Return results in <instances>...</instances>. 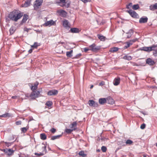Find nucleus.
<instances>
[{
  "label": "nucleus",
  "mask_w": 157,
  "mask_h": 157,
  "mask_svg": "<svg viewBox=\"0 0 157 157\" xmlns=\"http://www.w3.org/2000/svg\"><path fill=\"white\" fill-rule=\"evenodd\" d=\"M40 93V92L39 90L32 91L30 94L27 95L26 97L29 98L35 99L39 96Z\"/></svg>",
  "instance_id": "obj_3"
},
{
  "label": "nucleus",
  "mask_w": 157,
  "mask_h": 157,
  "mask_svg": "<svg viewBox=\"0 0 157 157\" xmlns=\"http://www.w3.org/2000/svg\"><path fill=\"white\" fill-rule=\"evenodd\" d=\"M29 129V127H24L21 128V130L22 132L25 133L27 130Z\"/></svg>",
  "instance_id": "obj_31"
},
{
  "label": "nucleus",
  "mask_w": 157,
  "mask_h": 157,
  "mask_svg": "<svg viewBox=\"0 0 157 157\" xmlns=\"http://www.w3.org/2000/svg\"><path fill=\"white\" fill-rule=\"evenodd\" d=\"M78 155L83 157H86L87 155L86 154L84 153V152L83 151H80L78 153Z\"/></svg>",
  "instance_id": "obj_27"
},
{
  "label": "nucleus",
  "mask_w": 157,
  "mask_h": 157,
  "mask_svg": "<svg viewBox=\"0 0 157 157\" xmlns=\"http://www.w3.org/2000/svg\"><path fill=\"white\" fill-rule=\"evenodd\" d=\"M60 6L62 7L65 6L67 7H68L70 6V3H67L65 2V3H62V5H60Z\"/></svg>",
  "instance_id": "obj_34"
},
{
  "label": "nucleus",
  "mask_w": 157,
  "mask_h": 157,
  "mask_svg": "<svg viewBox=\"0 0 157 157\" xmlns=\"http://www.w3.org/2000/svg\"><path fill=\"white\" fill-rule=\"evenodd\" d=\"M90 47L89 46L88 48H85L83 49L84 51L85 52H87V51L90 50Z\"/></svg>",
  "instance_id": "obj_44"
},
{
  "label": "nucleus",
  "mask_w": 157,
  "mask_h": 157,
  "mask_svg": "<svg viewBox=\"0 0 157 157\" xmlns=\"http://www.w3.org/2000/svg\"><path fill=\"white\" fill-rule=\"evenodd\" d=\"M119 48L117 47H114L110 48L109 52H114L117 51Z\"/></svg>",
  "instance_id": "obj_23"
},
{
  "label": "nucleus",
  "mask_w": 157,
  "mask_h": 157,
  "mask_svg": "<svg viewBox=\"0 0 157 157\" xmlns=\"http://www.w3.org/2000/svg\"><path fill=\"white\" fill-rule=\"evenodd\" d=\"M34 154H35V155H38L39 156L43 155L42 154H39V153H35Z\"/></svg>",
  "instance_id": "obj_52"
},
{
  "label": "nucleus",
  "mask_w": 157,
  "mask_h": 157,
  "mask_svg": "<svg viewBox=\"0 0 157 157\" xmlns=\"http://www.w3.org/2000/svg\"><path fill=\"white\" fill-rule=\"evenodd\" d=\"M57 12L59 14L63 17H65L67 14V12L62 10H57Z\"/></svg>",
  "instance_id": "obj_8"
},
{
  "label": "nucleus",
  "mask_w": 157,
  "mask_h": 157,
  "mask_svg": "<svg viewBox=\"0 0 157 157\" xmlns=\"http://www.w3.org/2000/svg\"><path fill=\"white\" fill-rule=\"evenodd\" d=\"M43 2V0H36L35 2L33 7L35 10H37Z\"/></svg>",
  "instance_id": "obj_4"
},
{
  "label": "nucleus",
  "mask_w": 157,
  "mask_h": 157,
  "mask_svg": "<svg viewBox=\"0 0 157 157\" xmlns=\"http://www.w3.org/2000/svg\"><path fill=\"white\" fill-rule=\"evenodd\" d=\"M24 31H26L27 32H28L29 29L25 27L24 28Z\"/></svg>",
  "instance_id": "obj_53"
},
{
  "label": "nucleus",
  "mask_w": 157,
  "mask_h": 157,
  "mask_svg": "<svg viewBox=\"0 0 157 157\" xmlns=\"http://www.w3.org/2000/svg\"><path fill=\"white\" fill-rule=\"evenodd\" d=\"M59 0V2H57V3H65V2L66 1V0Z\"/></svg>",
  "instance_id": "obj_49"
},
{
  "label": "nucleus",
  "mask_w": 157,
  "mask_h": 157,
  "mask_svg": "<svg viewBox=\"0 0 157 157\" xmlns=\"http://www.w3.org/2000/svg\"><path fill=\"white\" fill-rule=\"evenodd\" d=\"M40 137L42 140H45L47 138V136L44 133H42L40 134Z\"/></svg>",
  "instance_id": "obj_29"
},
{
  "label": "nucleus",
  "mask_w": 157,
  "mask_h": 157,
  "mask_svg": "<svg viewBox=\"0 0 157 157\" xmlns=\"http://www.w3.org/2000/svg\"><path fill=\"white\" fill-rule=\"evenodd\" d=\"M5 145L7 146V147H9L11 145V143L7 142H4Z\"/></svg>",
  "instance_id": "obj_46"
},
{
  "label": "nucleus",
  "mask_w": 157,
  "mask_h": 157,
  "mask_svg": "<svg viewBox=\"0 0 157 157\" xmlns=\"http://www.w3.org/2000/svg\"><path fill=\"white\" fill-rule=\"evenodd\" d=\"M56 23L53 20H51L48 21H47L45 22L43 25L45 26H50L52 25H56Z\"/></svg>",
  "instance_id": "obj_7"
},
{
  "label": "nucleus",
  "mask_w": 157,
  "mask_h": 157,
  "mask_svg": "<svg viewBox=\"0 0 157 157\" xmlns=\"http://www.w3.org/2000/svg\"><path fill=\"white\" fill-rule=\"evenodd\" d=\"M88 103L89 105L91 106H94L96 107L98 105V104L97 103H95V101L93 100H89L88 101Z\"/></svg>",
  "instance_id": "obj_15"
},
{
  "label": "nucleus",
  "mask_w": 157,
  "mask_h": 157,
  "mask_svg": "<svg viewBox=\"0 0 157 157\" xmlns=\"http://www.w3.org/2000/svg\"><path fill=\"white\" fill-rule=\"evenodd\" d=\"M3 151L7 156H11L13 154L14 151L11 149H6L2 150Z\"/></svg>",
  "instance_id": "obj_5"
},
{
  "label": "nucleus",
  "mask_w": 157,
  "mask_h": 157,
  "mask_svg": "<svg viewBox=\"0 0 157 157\" xmlns=\"http://www.w3.org/2000/svg\"><path fill=\"white\" fill-rule=\"evenodd\" d=\"M132 8L135 10H137L139 8V6L138 4L134 5L132 6Z\"/></svg>",
  "instance_id": "obj_35"
},
{
  "label": "nucleus",
  "mask_w": 157,
  "mask_h": 157,
  "mask_svg": "<svg viewBox=\"0 0 157 157\" xmlns=\"http://www.w3.org/2000/svg\"><path fill=\"white\" fill-rule=\"evenodd\" d=\"M107 101V99L105 98H101L99 100V102L101 105H103L106 103Z\"/></svg>",
  "instance_id": "obj_20"
},
{
  "label": "nucleus",
  "mask_w": 157,
  "mask_h": 157,
  "mask_svg": "<svg viewBox=\"0 0 157 157\" xmlns=\"http://www.w3.org/2000/svg\"><path fill=\"white\" fill-rule=\"evenodd\" d=\"M118 145L121 146H124L125 145V144H124V142H123L122 141L121 142L119 141L118 142Z\"/></svg>",
  "instance_id": "obj_41"
},
{
  "label": "nucleus",
  "mask_w": 157,
  "mask_h": 157,
  "mask_svg": "<svg viewBox=\"0 0 157 157\" xmlns=\"http://www.w3.org/2000/svg\"><path fill=\"white\" fill-rule=\"evenodd\" d=\"M131 36V35H128L127 36V38H129Z\"/></svg>",
  "instance_id": "obj_58"
},
{
  "label": "nucleus",
  "mask_w": 157,
  "mask_h": 157,
  "mask_svg": "<svg viewBox=\"0 0 157 157\" xmlns=\"http://www.w3.org/2000/svg\"><path fill=\"white\" fill-rule=\"evenodd\" d=\"M21 124V122L20 121H17L16 122V124L17 125H19Z\"/></svg>",
  "instance_id": "obj_48"
},
{
  "label": "nucleus",
  "mask_w": 157,
  "mask_h": 157,
  "mask_svg": "<svg viewBox=\"0 0 157 157\" xmlns=\"http://www.w3.org/2000/svg\"><path fill=\"white\" fill-rule=\"evenodd\" d=\"M70 32L74 33H78L80 31L78 29L76 28H71L70 30L69 31Z\"/></svg>",
  "instance_id": "obj_18"
},
{
  "label": "nucleus",
  "mask_w": 157,
  "mask_h": 157,
  "mask_svg": "<svg viewBox=\"0 0 157 157\" xmlns=\"http://www.w3.org/2000/svg\"><path fill=\"white\" fill-rule=\"evenodd\" d=\"M52 132L54 133L56 131V129L54 128H52L50 130Z\"/></svg>",
  "instance_id": "obj_51"
},
{
  "label": "nucleus",
  "mask_w": 157,
  "mask_h": 157,
  "mask_svg": "<svg viewBox=\"0 0 157 157\" xmlns=\"http://www.w3.org/2000/svg\"><path fill=\"white\" fill-rule=\"evenodd\" d=\"M31 0H27L26 1L24 4L21 5L22 7H27L30 6L31 3Z\"/></svg>",
  "instance_id": "obj_16"
},
{
  "label": "nucleus",
  "mask_w": 157,
  "mask_h": 157,
  "mask_svg": "<svg viewBox=\"0 0 157 157\" xmlns=\"http://www.w3.org/2000/svg\"><path fill=\"white\" fill-rule=\"evenodd\" d=\"M97 151H99L100 150H97Z\"/></svg>",
  "instance_id": "obj_61"
},
{
  "label": "nucleus",
  "mask_w": 157,
  "mask_h": 157,
  "mask_svg": "<svg viewBox=\"0 0 157 157\" xmlns=\"http://www.w3.org/2000/svg\"><path fill=\"white\" fill-rule=\"evenodd\" d=\"M73 52V50H71L69 52H66V55L67 57H71L72 56V54Z\"/></svg>",
  "instance_id": "obj_28"
},
{
  "label": "nucleus",
  "mask_w": 157,
  "mask_h": 157,
  "mask_svg": "<svg viewBox=\"0 0 157 157\" xmlns=\"http://www.w3.org/2000/svg\"><path fill=\"white\" fill-rule=\"evenodd\" d=\"M58 93V91L56 90H52L48 91V95H56Z\"/></svg>",
  "instance_id": "obj_12"
},
{
  "label": "nucleus",
  "mask_w": 157,
  "mask_h": 157,
  "mask_svg": "<svg viewBox=\"0 0 157 157\" xmlns=\"http://www.w3.org/2000/svg\"><path fill=\"white\" fill-rule=\"evenodd\" d=\"M38 46L37 42H35L33 45H31V47L36 48Z\"/></svg>",
  "instance_id": "obj_39"
},
{
  "label": "nucleus",
  "mask_w": 157,
  "mask_h": 157,
  "mask_svg": "<svg viewBox=\"0 0 157 157\" xmlns=\"http://www.w3.org/2000/svg\"><path fill=\"white\" fill-rule=\"evenodd\" d=\"M90 50L94 52H97L100 49L99 46H97L95 44H93L89 46Z\"/></svg>",
  "instance_id": "obj_6"
},
{
  "label": "nucleus",
  "mask_w": 157,
  "mask_h": 157,
  "mask_svg": "<svg viewBox=\"0 0 157 157\" xmlns=\"http://www.w3.org/2000/svg\"><path fill=\"white\" fill-rule=\"evenodd\" d=\"M120 79L119 78H115L113 81V84L115 86H117L120 83Z\"/></svg>",
  "instance_id": "obj_17"
},
{
  "label": "nucleus",
  "mask_w": 157,
  "mask_h": 157,
  "mask_svg": "<svg viewBox=\"0 0 157 157\" xmlns=\"http://www.w3.org/2000/svg\"><path fill=\"white\" fill-rule=\"evenodd\" d=\"M39 83L38 82L36 81L34 84H32L31 89L32 91H36L38 88V86Z\"/></svg>",
  "instance_id": "obj_11"
},
{
  "label": "nucleus",
  "mask_w": 157,
  "mask_h": 157,
  "mask_svg": "<svg viewBox=\"0 0 157 157\" xmlns=\"http://www.w3.org/2000/svg\"><path fill=\"white\" fill-rule=\"evenodd\" d=\"M138 40L137 38L133 39V40H130L128 42L129 44H130V45H132L133 43L137 41Z\"/></svg>",
  "instance_id": "obj_32"
},
{
  "label": "nucleus",
  "mask_w": 157,
  "mask_h": 157,
  "mask_svg": "<svg viewBox=\"0 0 157 157\" xmlns=\"http://www.w3.org/2000/svg\"><path fill=\"white\" fill-rule=\"evenodd\" d=\"M61 135L53 136L51 137V139L52 140H54L56 139H59L61 137Z\"/></svg>",
  "instance_id": "obj_30"
},
{
  "label": "nucleus",
  "mask_w": 157,
  "mask_h": 157,
  "mask_svg": "<svg viewBox=\"0 0 157 157\" xmlns=\"http://www.w3.org/2000/svg\"><path fill=\"white\" fill-rule=\"evenodd\" d=\"M133 143V141L130 140H128L126 142V144H129L130 145L132 144Z\"/></svg>",
  "instance_id": "obj_36"
},
{
  "label": "nucleus",
  "mask_w": 157,
  "mask_h": 157,
  "mask_svg": "<svg viewBox=\"0 0 157 157\" xmlns=\"http://www.w3.org/2000/svg\"><path fill=\"white\" fill-rule=\"evenodd\" d=\"M59 44H65V43L64 42H59Z\"/></svg>",
  "instance_id": "obj_57"
},
{
  "label": "nucleus",
  "mask_w": 157,
  "mask_h": 157,
  "mask_svg": "<svg viewBox=\"0 0 157 157\" xmlns=\"http://www.w3.org/2000/svg\"><path fill=\"white\" fill-rule=\"evenodd\" d=\"M123 59L128 60H130L132 59V57L131 56L126 55L123 56Z\"/></svg>",
  "instance_id": "obj_25"
},
{
  "label": "nucleus",
  "mask_w": 157,
  "mask_h": 157,
  "mask_svg": "<svg viewBox=\"0 0 157 157\" xmlns=\"http://www.w3.org/2000/svg\"><path fill=\"white\" fill-rule=\"evenodd\" d=\"M10 116L9 114V113H6L5 114H3L2 115H0V117H8Z\"/></svg>",
  "instance_id": "obj_37"
},
{
  "label": "nucleus",
  "mask_w": 157,
  "mask_h": 157,
  "mask_svg": "<svg viewBox=\"0 0 157 157\" xmlns=\"http://www.w3.org/2000/svg\"><path fill=\"white\" fill-rule=\"evenodd\" d=\"M105 82L104 81H102L99 83V85L100 86H102L105 85Z\"/></svg>",
  "instance_id": "obj_50"
},
{
  "label": "nucleus",
  "mask_w": 157,
  "mask_h": 157,
  "mask_svg": "<svg viewBox=\"0 0 157 157\" xmlns=\"http://www.w3.org/2000/svg\"><path fill=\"white\" fill-rule=\"evenodd\" d=\"M149 7L150 9L151 10L154 11L155 10H157V3L151 5Z\"/></svg>",
  "instance_id": "obj_22"
},
{
  "label": "nucleus",
  "mask_w": 157,
  "mask_h": 157,
  "mask_svg": "<svg viewBox=\"0 0 157 157\" xmlns=\"http://www.w3.org/2000/svg\"><path fill=\"white\" fill-rule=\"evenodd\" d=\"M156 51V53H157V51Z\"/></svg>",
  "instance_id": "obj_63"
},
{
  "label": "nucleus",
  "mask_w": 157,
  "mask_h": 157,
  "mask_svg": "<svg viewBox=\"0 0 157 157\" xmlns=\"http://www.w3.org/2000/svg\"><path fill=\"white\" fill-rule=\"evenodd\" d=\"M146 126V125L144 124H143L140 126V128L142 129H144Z\"/></svg>",
  "instance_id": "obj_47"
},
{
  "label": "nucleus",
  "mask_w": 157,
  "mask_h": 157,
  "mask_svg": "<svg viewBox=\"0 0 157 157\" xmlns=\"http://www.w3.org/2000/svg\"><path fill=\"white\" fill-rule=\"evenodd\" d=\"M77 123L76 121L73 122L69 125V127L72 129H74L75 128L76 130L77 129Z\"/></svg>",
  "instance_id": "obj_14"
},
{
  "label": "nucleus",
  "mask_w": 157,
  "mask_h": 157,
  "mask_svg": "<svg viewBox=\"0 0 157 157\" xmlns=\"http://www.w3.org/2000/svg\"><path fill=\"white\" fill-rule=\"evenodd\" d=\"M63 26L66 29H69L70 28V24L67 20H64L63 22Z\"/></svg>",
  "instance_id": "obj_9"
},
{
  "label": "nucleus",
  "mask_w": 157,
  "mask_h": 157,
  "mask_svg": "<svg viewBox=\"0 0 157 157\" xmlns=\"http://www.w3.org/2000/svg\"><path fill=\"white\" fill-rule=\"evenodd\" d=\"M33 51V49H30L29 51V53H31Z\"/></svg>",
  "instance_id": "obj_55"
},
{
  "label": "nucleus",
  "mask_w": 157,
  "mask_h": 157,
  "mask_svg": "<svg viewBox=\"0 0 157 157\" xmlns=\"http://www.w3.org/2000/svg\"><path fill=\"white\" fill-rule=\"evenodd\" d=\"M107 100L109 101V103L110 104H113L114 103L113 99L111 98H107Z\"/></svg>",
  "instance_id": "obj_33"
},
{
  "label": "nucleus",
  "mask_w": 157,
  "mask_h": 157,
  "mask_svg": "<svg viewBox=\"0 0 157 157\" xmlns=\"http://www.w3.org/2000/svg\"><path fill=\"white\" fill-rule=\"evenodd\" d=\"M75 130L76 129L75 128L74 129H66L65 130V132L68 134H70L73 131H75Z\"/></svg>",
  "instance_id": "obj_26"
},
{
  "label": "nucleus",
  "mask_w": 157,
  "mask_h": 157,
  "mask_svg": "<svg viewBox=\"0 0 157 157\" xmlns=\"http://www.w3.org/2000/svg\"><path fill=\"white\" fill-rule=\"evenodd\" d=\"M157 48V44H153L150 47H143L142 50L149 52L152 51H155V52L153 53V54H155L157 53L156 51L157 50V49H155Z\"/></svg>",
  "instance_id": "obj_2"
},
{
  "label": "nucleus",
  "mask_w": 157,
  "mask_h": 157,
  "mask_svg": "<svg viewBox=\"0 0 157 157\" xmlns=\"http://www.w3.org/2000/svg\"><path fill=\"white\" fill-rule=\"evenodd\" d=\"M17 96H13L11 98L13 99H16L17 98Z\"/></svg>",
  "instance_id": "obj_56"
},
{
  "label": "nucleus",
  "mask_w": 157,
  "mask_h": 157,
  "mask_svg": "<svg viewBox=\"0 0 157 157\" xmlns=\"http://www.w3.org/2000/svg\"><path fill=\"white\" fill-rule=\"evenodd\" d=\"M81 56V54H78L76 56V58H78Z\"/></svg>",
  "instance_id": "obj_54"
},
{
  "label": "nucleus",
  "mask_w": 157,
  "mask_h": 157,
  "mask_svg": "<svg viewBox=\"0 0 157 157\" xmlns=\"http://www.w3.org/2000/svg\"><path fill=\"white\" fill-rule=\"evenodd\" d=\"M97 36L99 39L101 41H104L105 39V37L100 34H98Z\"/></svg>",
  "instance_id": "obj_24"
},
{
  "label": "nucleus",
  "mask_w": 157,
  "mask_h": 157,
  "mask_svg": "<svg viewBox=\"0 0 157 157\" xmlns=\"http://www.w3.org/2000/svg\"><path fill=\"white\" fill-rule=\"evenodd\" d=\"M146 62L147 64L150 65H153L155 63L154 61L150 58L147 59Z\"/></svg>",
  "instance_id": "obj_13"
},
{
  "label": "nucleus",
  "mask_w": 157,
  "mask_h": 157,
  "mask_svg": "<svg viewBox=\"0 0 157 157\" xmlns=\"http://www.w3.org/2000/svg\"><path fill=\"white\" fill-rule=\"evenodd\" d=\"M46 104L47 106L50 107L52 105V103L51 101H48L46 102Z\"/></svg>",
  "instance_id": "obj_38"
},
{
  "label": "nucleus",
  "mask_w": 157,
  "mask_h": 157,
  "mask_svg": "<svg viewBox=\"0 0 157 157\" xmlns=\"http://www.w3.org/2000/svg\"><path fill=\"white\" fill-rule=\"evenodd\" d=\"M143 157H147L146 156H144Z\"/></svg>",
  "instance_id": "obj_62"
},
{
  "label": "nucleus",
  "mask_w": 157,
  "mask_h": 157,
  "mask_svg": "<svg viewBox=\"0 0 157 157\" xmlns=\"http://www.w3.org/2000/svg\"><path fill=\"white\" fill-rule=\"evenodd\" d=\"M127 12L133 17L136 18L138 16V14L135 11H133L131 10H128Z\"/></svg>",
  "instance_id": "obj_10"
},
{
  "label": "nucleus",
  "mask_w": 157,
  "mask_h": 157,
  "mask_svg": "<svg viewBox=\"0 0 157 157\" xmlns=\"http://www.w3.org/2000/svg\"><path fill=\"white\" fill-rule=\"evenodd\" d=\"M23 16V13L18 10H14L10 12L8 15V17L11 20L17 21Z\"/></svg>",
  "instance_id": "obj_1"
},
{
  "label": "nucleus",
  "mask_w": 157,
  "mask_h": 157,
  "mask_svg": "<svg viewBox=\"0 0 157 157\" xmlns=\"http://www.w3.org/2000/svg\"><path fill=\"white\" fill-rule=\"evenodd\" d=\"M29 16L27 14H24L23 16V19L21 21V23L22 24L23 23H25L26 22L27 20L28 19Z\"/></svg>",
  "instance_id": "obj_19"
},
{
  "label": "nucleus",
  "mask_w": 157,
  "mask_h": 157,
  "mask_svg": "<svg viewBox=\"0 0 157 157\" xmlns=\"http://www.w3.org/2000/svg\"><path fill=\"white\" fill-rule=\"evenodd\" d=\"M43 147L45 149V150L46 149V147L45 146H44V147Z\"/></svg>",
  "instance_id": "obj_60"
},
{
  "label": "nucleus",
  "mask_w": 157,
  "mask_h": 157,
  "mask_svg": "<svg viewBox=\"0 0 157 157\" xmlns=\"http://www.w3.org/2000/svg\"><path fill=\"white\" fill-rule=\"evenodd\" d=\"M148 19L147 17H141L139 20L140 23H145L147 22Z\"/></svg>",
  "instance_id": "obj_21"
},
{
  "label": "nucleus",
  "mask_w": 157,
  "mask_h": 157,
  "mask_svg": "<svg viewBox=\"0 0 157 157\" xmlns=\"http://www.w3.org/2000/svg\"><path fill=\"white\" fill-rule=\"evenodd\" d=\"M93 87V85H92L90 87V89H92Z\"/></svg>",
  "instance_id": "obj_59"
},
{
  "label": "nucleus",
  "mask_w": 157,
  "mask_h": 157,
  "mask_svg": "<svg viewBox=\"0 0 157 157\" xmlns=\"http://www.w3.org/2000/svg\"><path fill=\"white\" fill-rule=\"evenodd\" d=\"M101 150L103 152H105L107 150L106 147L104 146H102L101 147Z\"/></svg>",
  "instance_id": "obj_40"
},
{
  "label": "nucleus",
  "mask_w": 157,
  "mask_h": 157,
  "mask_svg": "<svg viewBox=\"0 0 157 157\" xmlns=\"http://www.w3.org/2000/svg\"><path fill=\"white\" fill-rule=\"evenodd\" d=\"M132 6V3H130L128 5H127L126 8L128 9H129Z\"/></svg>",
  "instance_id": "obj_42"
},
{
  "label": "nucleus",
  "mask_w": 157,
  "mask_h": 157,
  "mask_svg": "<svg viewBox=\"0 0 157 157\" xmlns=\"http://www.w3.org/2000/svg\"><path fill=\"white\" fill-rule=\"evenodd\" d=\"M126 43L127 45L124 46V49H126V48H128L130 46V44H129V43H128V42H126Z\"/></svg>",
  "instance_id": "obj_45"
},
{
  "label": "nucleus",
  "mask_w": 157,
  "mask_h": 157,
  "mask_svg": "<svg viewBox=\"0 0 157 157\" xmlns=\"http://www.w3.org/2000/svg\"><path fill=\"white\" fill-rule=\"evenodd\" d=\"M10 34H12L14 33V30L13 29V28L12 27H11L10 28Z\"/></svg>",
  "instance_id": "obj_43"
}]
</instances>
